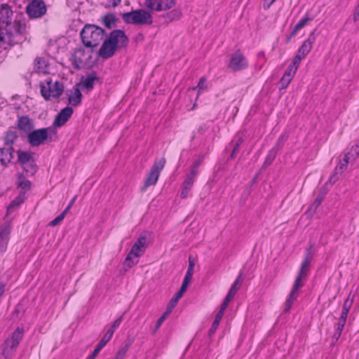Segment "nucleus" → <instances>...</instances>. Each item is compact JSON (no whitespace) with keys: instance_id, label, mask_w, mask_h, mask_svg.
Instances as JSON below:
<instances>
[{"instance_id":"1","label":"nucleus","mask_w":359,"mask_h":359,"mask_svg":"<svg viewBox=\"0 0 359 359\" xmlns=\"http://www.w3.org/2000/svg\"><path fill=\"white\" fill-rule=\"evenodd\" d=\"M102 41L98 55L106 60L114 55L118 48L126 47L128 43V39L123 31L115 29L108 36L104 38Z\"/></svg>"},{"instance_id":"2","label":"nucleus","mask_w":359,"mask_h":359,"mask_svg":"<svg viewBox=\"0 0 359 359\" xmlns=\"http://www.w3.org/2000/svg\"><path fill=\"white\" fill-rule=\"evenodd\" d=\"M83 45L88 48L97 47L103 41L106 33L104 30L96 25L87 24L80 33Z\"/></svg>"},{"instance_id":"3","label":"nucleus","mask_w":359,"mask_h":359,"mask_svg":"<svg viewBox=\"0 0 359 359\" xmlns=\"http://www.w3.org/2000/svg\"><path fill=\"white\" fill-rule=\"evenodd\" d=\"M147 246L148 241L147 237L145 236H140L127 255L124 260V265L128 268H132L136 265L139 262L138 259L144 254Z\"/></svg>"},{"instance_id":"4","label":"nucleus","mask_w":359,"mask_h":359,"mask_svg":"<svg viewBox=\"0 0 359 359\" xmlns=\"http://www.w3.org/2000/svg\"><path fill=\"white\" fill-rule=\"evenodd\" d=\"M39 86L41 96L46 100L58 98L64 91L63 83L57 80L53 81L51 79H47L44 81H41Z\"/></svg>"},{"instance_id":"5","label":"nucleus","mask_w":359,"mask_h":359,"mask_svg":"<svg viewBox=\"0 0 359 359\" xmlns=\"http://www.w3.org/2000/svg\"><path fill=\"white\" fill-rule=\"evenodd\" d=\"M122 18L126 23L135 25H151L153 23L151 13L145 9H137L123 13Z\"/></svg>"},{"instance_id":"6","label":"nucleus","mask_w":359,"mask_h":359,"mask_svg":"<svg viewBox=\"0 0 359 359\" xmlns=\"http://www.w3.org/2000/svg\"><path fill=\"white\" fill-rule=\"evenodd\" d=\"M22 339V327H18L0 346V359H9L12 351L15 349Z\"/></svg>"},{"instance_id":"7","label":"nucleus","mask_w":359,"mask_h":359,"mask_svg":"<svg viewBox=\"0 0 359 359\" xmlns=\"http://www.w3.org/2000/svg\"><path fill=\"white\" fill-rule=\"evenodd\" d=\"M165 163L166 160L163 157L158 160H156L154 162L149 173L144 180V184L140 189L142 192H145L149 187L154 186L157 183L160 174L164 168Z\"/></svg>"},{"instance_id":"8","label":"nucleus","mask_w":359,"mask_h":359,"mask_svg":"<svg viewBox=\"0 0 359 359\" xmlns=\"http://www.w3.org/2000/svg\"><path fill=\"white\" fill-rule=\"evenodd\" d=\"M358 156L359 145H353L350 149V151L344 154L343 159L336 166L334 169L335 173L330 177V182H332L333 183H334L338 179V177L337 176V173L344 172L347 169L349 162L355 160L358 157Z\"/></svg>"},{"instance_id":"9","label":"nucleus","mask_w":359,"mask_h":359,"mask_svg":"<svg viewBox=\"0 0 359 359\" xmlns=\"http://www.w3.org/2000/svg\"><path fill=\"white\" fill-rule=\"evenodd\" d=\"M249 62L244 54L238 50L229 56L227 68L232 72H239L248 67Z\"/></svg>"},{"instance_id":"10","label":"nucleus","mask_w":359,"mask_h":359,"mask_svg":"<svg viewBox=\"0 0 359 359\" xmlns=\"http://www.w3.org/2000/svg\"><path fill=\"white\" fill-rule=\"evenodd\" d=\"M18 187L21 188V190L19 191L18 196L7 207L5 217L9 218L11 217L9 221L15 217V213L20 210L22 204V172H18Z\"/></svg>"},{"instance_id":"11","label":"nucleus","mask_w":359,"mask_h":359,"mask_svg":"<svg viewBox=\"0 0 359 359\" xmlns=\"http://www.w3.org/2000/svg\"><path fill=\"white\" fill-rule=\"evenodd\" d=\"M46 11V6L43 0H32L26 6V13L31 19L41 18Z\"/></svg>"},{"instance_id":"12","label":"nucleus","mask_w":359,"mask_h":359,"mask_svg":"<svg viewBox=\"0 0 359 359\" xmlns=\"http://www.w3.org/2000/svg\"><path fill=\"white\" fill-rule=\"evenodd\" d=\"M92 51H86L83 48L76 49L70 57V61L75 69L81 68L83 63L91 58Z\"/></svg>"},{"instance_id":"13","label":"nucleus","mask_w":359,"mask_h":359,"mask_svg":"<svg viewBox=\"0 0 359 359\" xmlns=\"http://www.w3.org/2000/svg\"><path fill=\"white\" fill-rule=\"evenodd\" d=\"M175 4V0H146L147 8L155 11H161L171 8Z\"/></svg>"},{"instance_id":"14","label":"nucleus","mask_w":359,"mask_h":359,"mask_svg":"<svg viewBox=\"0 0 359 359\" xmlns=\"http://www.w3.org/2000/svg\"><path fill=\"white\" fill-rule=\"evenodd\" d=\"M48 136V128L35 130L29 134L28 142L32 147H37L43 144Z\"/></svg>"},{"instance_id":"15","label":"nucleus","mask_w":359,"mask_h":359,"mask_svg":"<svg viewBox=\"0 0 359 359\" xmlns=\"http://www.w3.org/2000/svg\"><path fill=\"white\" fill-rule=\"evenodd\" d=\"M34 70L32 74V77L39 76L40 74H46L49 73L50 64L48 60L44 57H37L34 60Z\"/></svg>"},{"instance_id":"16","label":"nucleus","mask_w":359,"mask_h":359,"mask_svg":"<svg viewBox=\"0 0 359 359\" xmlns=\"http://www.w3.org/2000/svg\"><path fill=\"white\" fill-rule=\"evenodd\" d=\"M196 179L195 172L188 173L186 175L185 180L182 184V190L180 192V197L182 198H187L189 196Z\"/></svg>"},{"instance_id":"17","label":"nucleus","mask_w":359,"mask_h":359,"mask_svg":"<svg viewBox=\"0 0 359 359\" xmlns=\"http://www.w3.org/2000/svg\"><path fill=\"white\" fill-rule=\"evenodd\" d=\"M73 109L70 107L62 109L55 116L53 125L56 127H61L65 125L73 114Z\"/></svg>"},{"instance_id":"18","label":"nucleus","mask_w":359,"mask_h":359,"mask_svg":"<svg viewBox=\"0 0 359 359\" xmlns=\"http://www.w3.org/2000/svg\"><path fill=\"white\" fill-rule=\"evenodd\" d=\"M11 221H6L0 231V251L5 252L7 248L11 233Z\"/></svg>"},{"instance_id":"19","label":"nucleus","mask_w":359,"mask_h":359,"mask_svg":"<svg viewBox=\"0 0 359 359\" xmlns=\"http://www.w3.org/2000/svg\"><path fill=\"white\" fill-rule=\"evenodd\" d=\"M12 15L13 11L11 7L6 4H1L0 7V28L11 24Z\"/></svg>"},{"instance_id":"20","label":"nucleus","mask_w":359,"mask_h":359,"mask_svg":"<svg viewBox=\"0 0 359 359\" xmlns=\"http://www.w3.org/2000/svg\"><path fill=\"white\" fill-rule=\"evenodd\" d=\"M37 171V166L33 159L32 154L24 151V172L28 176L34 175Z\"/></svg>"},{"instance_id":"21","label":"nucleus","mask_w":359,"mask_h":359,"mask_svg":"<svg viewBox=\"0 0 359 359\" xmlns=\"http://www.w3.org/2000/svg\"><path fill=\"white\" fill-rule=\"evenodd\" d=\"M312 260V256L311 255L310 250H307L306 255L303 259L299 270L298 271V276L306 278L310 271L311 262Z\"/></svg>"},{"instance_id":"22","label":"nucleus","mask_w":359,"mask_h":359,"mask_svg":"<svg viewBox=\"0 0 359 359\" xmlns=\"http://www.w3.org/2000/svg\"><path fill=\"white\" fill-rule=\"evenodd\" d=\"M316 41V36L314 34V32H311L308 39L304 41L302 45L298 50L297 53L299 54L302 57H305L311 51L312 48L313 43Z\"/></svg>"},{"instance_id":"23","label":"nucleus","mask_w":359,"mask_h":359,"mask_svg":"<svg viewBox=\"0 0 359 359\" xmlns=\"http://www.w3.org/2000/svg\"><path fill=\"white\" fill-rule=\"evenodd\" d=\"M314 19V16L309 13H306L304 17L296 24L294 27L292 32L290 34V37L294 36L297 32L309 25Z\"/></svg>"},{"instance_id":"24","label":"nucleus","mask_w":359,"mask_h":359,"mask_svg":"<svg viewBox=\"0 0 359 359\" xmlns=\"http://www.w3.org/2000/svg\"><path fill=\"white\" fill-rule=\"evenodd\" d=\"M81 93L79 88H74L68 94V102L72 106H78L81 102Z\"/></svg>"},{"instance_id":"25","label":"nucleus","mask_w":359,"mask_h":359,"mask_svg":"<svg viewBox=\"0 0 359 359\" xmlns=\"http://www.w3.org/2000/svg\"><path fill=\"white\" fill-rule=\"evenodd\" d=\"M98 79L95 72L89 73L86 77L81 79V85L83 88L91 90L94 87V83Z\"/></svg>"},{"instance_id":"26","label":"nucleus","mask_w":359,"mask_h":359,"mask_svg":"<svg viewBox=\"0 0 359 359\" xmlns=\"http://www.w3.org/2000/svg\"><path fill=\"white\" fill-rule=\"evenodd\" d=\"M109 334H104L100 342L96 346L95 348L93 351V353L88 355L86 359H95V358L98 355L100 351L106 346L107 342H109L111 339L109 338Z\"/></svg>"},{"instance_id":"27","label":"nucleus","mask_w":359,"mask_h":359,"mask_svg":"<svg viewBox=\"0 0 359 359\" xmlns=\"http://www.w3.org/2000/svg\"><path fill=\"white\" fill-rule=\"evenodd\" d=\"M241 273L238 275V276L236 278L232 285L231 286L230 290H229L228 294H226V297L231 299L235 297L236 294L237 293L238 290H239V287L243 282V280L241 278Z\"/></svg>"},{"instance_id":"28","label":"nucleus","mask_w":359,"mask_h":359,"mask_svg":"<svg viewBox=\"0 0 359 359\" xmlns=\"http://www.w3.org/2000/svg\"><path fill=\"white\" fill-rule=\"evenodd\" d=\"M299 294V291H295L291 289L285 301V311H289L291 309L293 303L297 300Z\"/></svg>"},{"instance_id":"29","label":"nucleus","mask_w":359,"mask_h":359,"mask_svg":"<svg viewBox=\"0 0 359 359\" xmlns=\"http://www.w3.org/2000/svg\"><path fill=\"white\" fill-rule=\"evenodd\" d=\"M193 274L194 273L189 272H186L181 287L178 291V296H182L183 294L187 291V287L191 281Z\"/></svg>"},{"instance_id":"30","label":"nucleus","mask_w":359,"mask_h":359,"mask_svg":"<svg viewBox=\"0 0 359 359\" xmlns=\"http://www.w3.org/2000/svg\"><path fill=\"white\" fill-rule=\"evenodd\" d=\"M182 16V12L179 9H173L165 15V19L168 22L178 20Z\"/></svg>"},{"instance_id":"31","label":"nucleus","mask_w":359,"mask_h":359,"mask_svg":"<svg viewBox=\"0 0 359 359\" xmlns=\"http://www.w3.org/2000/svg\"><path fill=\"white\" fill-rule=\"evenodd\" d=\"M18 135L16 131L13 130H8L6 132L4 141L6 145L12 144L14 141L17 139Z\"/></svg>"},{"instance_id":"32","label":"nucleus","mask_w":359,"mask_h":359,"mask_svg":"<svg viewBox=\"0 0 359 359\" xmlns=\"http://www.w3.org/2000/svg\"><path fill=\"white\" fill-rule=\"evenodd\" d=\"M123 315L124 314H123L121 316H120L118 318H117L113 323L112 325L107 330L106 333L104 334H109V338L110 339L112 338L116 329L118 328L120 326L121 322L123 321Z\"/></svg>"},{"instance_id":"33","label":"nucleus","mask_w":359,"mask_h":359,"mask_svg":"<svg viewBox=\"0 0 359 359\" xmlns=\"http://www.w3.org/2000/svg\"><path fill=\"white\" fill-rule=\"evenodd\" d=\"M346 322V320L339 318V321L335 326V330H334V332L333 334L334 337L336 339H338L341 337V332H342V330H344Z\"/></svg>"},{"instance_id":"34","label":"nucleus","mask_w":359,"mask_h":359,"mask_svg":"<svg viewBox=\"0 0 359 359\" xmlns=\"http://www.w3.org/2000/svg\"><path fill=\"white\" fill-rule=\"evenodd\" d=\"M223 316H224V315H222V314H220L219 313H217L215 318L212 324V326L209 330V335L211 336L213 334H215V331L217 330V329L219 327V323Z\"/></svg>"},{"instance_id":"35","label":"nucleus","mask_w":359,"mask_h":359,"mask_svg":"<svg viewBox=\"0 0 359 359\" xmlns=\"http://www.w3.org/2000/svg\"><path fill=\"white\" fill-rule=\"evenodd\" d=\"M115 23V18L112 14H107L103 18V24L104 25L110 29Z\"/></svg>"},{"instance_id":"36","label":"nucleus","mask_w":359,"mask_h":359,"mask_svg":"<svg viewBox=\"0 0 359 359\" xmlns=\"http://www.w3.org/2000/svg\"><path fill=\"white\" fill-rule=\"evenodd\" d=\"M292 79L293 78L291 76L283 74L279 81L280 86V89L281 90L287 88Z\"/></svg>"},{"instance_id":"37","label":"nucleus","mask_w":359,"mask_h":359,"mask_svg":"<svg viewBox=\"0 0 359 359\" xmlns=\"http://www.w3.org/2000/svg\"><path fill=\"white\" fill-rule=\"evenodd\" d=\"M102 4L107 8H115L118 6L121 0H101Z\"/></svg>"},{"instance_id":"38","label":"nucleus","mask_w":359,"mask_h":359,"mask_svg":"<svg viewBox=\"0 0 359 359\" xmlns=\"http://www.w3.org/2000/svg\"><path fill=\"white\" fill-rule=\"evenodd\" d=\"M182 296H178V292L175 294V296L171 299L170 303L168 304L165 311H170L169 313L170 314L172 311L173 308L177 304L178 300L182 297Z\"/></svg>"},{"instance_id":"39","label":"nucleus","mask_w":359,"mask_h":359,"mask_svg":"<svg viewBox=\"0 0 359 359\" xmlns=\"http://www.w3.org/2000/svg\"><path fill=\"white\" fill-rule=\"evenodd\" d=\"M304 279L305 278L297 276L291 289L299 292V289L304 285Z\"/></svg>"},{"instance_id":"40","label":"nucleus","mask_w":359,"mask_h":359,"mask_svg":"<svg viewBox=\"0 0 359 359\" xmlns=\"http://www.w3.org/2000/svg\"><path fill=\"white\" fill-rule=\"evenodd\" d=\"M169 311H165L163 313V315L158 319L156 324L155 325V329H154V332H156L159 329V327L163 323V322L165 321L166 318L170 315Z\"/></svg>"},{"instance_id":"41","label":"nucleus","mask_w":359,"mask_h":359,"mask_svg":"<svg viewBox=\"0 0 359 359\" xmlns=\"http://www.w3.org/2000/svg\"><path fill=\"white\" fill-rule=\"evenodd\" d=\"M196 88L198 89V93H201L208 90V86L206 84V79L205 76H202L200 79Z\"/></svg>"},{"instance_id":"42","label":"nucleus","mask_w":359,"mask_h":359,"mask_svg":"<svg viewBox=\"0 0 359 359\" xmlns=\"http://www.w3.org/2000/svg\"><path fill=\"white\" fill-rule=\"evenodd\" d=\"M128 351V346L126 345V346L122 347L116 353V355L114 359H124Z\"/></svg>"},{"instance_id":"43","label":"nucleus","mask_w":359,"mask_h":359,"mask_svg":"<svg viewBox=\"0 0 359 359\" xmlns=\"http://www.w3.org/2000/svg\"><path fill=\"white\" fill-rule=\"evenodd\" d=\"M304 58V57H302L299 55V54L297 53V55L293 58L292 63L290 65L294 67V69H298L299 66L300 65L301 60Z\"/></svg>"},{"instance_id":"44","label":"nucleus","mask_w":359,"mask_h":359,"mask_svg":"<svg viewBox=\"0 0 359 359\" xmlns=\"http://www.w3.org/2000/svg\"><path fill=\"white\" fill-rule=\"evenodd\" d=\"M231 301V299H229L228 297H225L223 303L222 304L221 306H220V309H219V311H218L219 313L220 314H222L224 315V311L226 309V308L228 307V305L229 304V302Z\"/></svg>"},{"instance_id":"45","label":"nucleus","mask_w":359,"mask_h":359,"mask_svg":"<svg viewBox=\"0 0 359 359\" xmlns=\"http://www.w3.org/2000/svg\"><path fill=\"white\" fill-rule=\"evenodd\" d=\"M22 309V306L21 304L19 303L17 305L15 311L13 312L12 316H11V319L13 321H15L18 318V315L20 313Z\"/></svg>"},{"instance_id":"46","label":"nucleus","mask_w":359,"mask_h":359,"mask_svg":"<svg viewBox=\"0 0 359 359\" xmlns=\"http://www.w3.org/2000/svg\"><path fill=\"white\" fill-rule=\"evenodd\" d=\"M65 217L63 215L60 214L58 216H57L54 219L50 222L49 226H55L59 224L62 222V221L64 219Z\"/></svg>"},{"instance_id":"47","label":"nucleus","mask_w":359,"mask_h":359,"mask_svg":"<svg viewBox=\"0 0 359 359\" xmlns=\"http://www.w3.org/2000/svg\"><path fill=\"white\" fill-rule=\"evenodd\" d=\"M297 71V69H294V67H293L291 65H289L287 67L286 71L285 72L284 74L293 78L294 76Z\"/></svg>"},{"instance_id":"48","label":"nucleus","mask_w":359,"mask_h":359,"mask_svg":"<svg viewBox=\"0 0 359 359\" xmlns=\"http://www.w3.org/2000/svg\"><path fill=\"white\" fill-rule=\"evenodd\" d=\"M348 312H349V307L347 306V305L345 304L343 306L339 318L346 320Z\"/></svg>"},{"instance_id":"49","label":"nucleus","mask_w":359,"mask_h":359,"mask_svg":"<svg viewBox=\"0 0 359 359\" xmlns=\"http://www.w3.org/2000/svg\"><path fill=\"white\" fill-rule=\"evenodd\" d=\"M201 165V161H195L191 167V170L189 173L195 172V177H197L198 175V168Z\"/></svg>"},{"instance_id":"50","label":"nucleus","mask_w":359,"mask_h":359,"mask_svg":"<svg viewBox=\"0 0 359 359\" xmlns=\"http://www.w3.org/2000/svg\"><path fill=\"white\" fill-rule=\"evenodd\" d=\"M194 266H195L194 261L191 257H189V266H188L187 272L194 273Z\"/></svg>"},{"instance_id":"51","label":"nucleus","mask_w":359,"mask_h":359,"mask_svg":"<svg viewBox=\"0 0 359 359\" xmlns=\"http://www.w3.org/2000/svg\"><path fill=\"white\" fill-rule=\"evenodd\" d=\"M15 33H17V34H20L22 33L20 20L15 21Z\"/></svg>"},{"instance_id":"52","label":"nucleus","mask_w":359,"mask_h":359,"mask_svg":"<svg viewBox=\"0 0 359 359\" xmlns=\"http://www.w3.org/2000/svg\"><path fill=\"white\" fill-rule=\"evenodd\" d=\"M323 201V196H318L313 201V205L317 208L320 205Z\"/></svg>"},{"instance_id":"53","label":"nucleus","mask_w":359,"mask_h":359,"mask_svg":"<svg viewBox=\"0 0 359 359\" xmlns=\"http://www.w3.org/2000/svg\"><path fill=\"white\" fill-rule=\"evenodd\" d=\"M275 158V155L272 154L271 153H269L266 158L265 163H267L268 165L271 164L272 161H273Z\"/></svg>"},{"instance_id":"54","label":"nucleus","mask_w":359,"mask_h":359,"mask_svg":"<svg viewBox=\"0 0 359 359\" xmlns=\"http://www.w3.org/2000/svg\"><path fill=\"white\" fill-rule=\"evenodd\" d=\"M32 187V184L30 181L24 180V192L31 189Z\"/></svg>"},{"instance_id":"55","label":"nucleus","mask_w":359,"mask_h":359,"mask_svg":"<svg viewBox=\"0 0 359 359\" xmlns=\"http://www.w3.org/2000/svg\"><path fill=\"white\" fill-rule=\"evenodd\" d=\"M17 127L20 130H22V116H18Z\"/></svg>"},{"instance_id":"56","label":"nucleus","mask_w":359,"mask_h":359,"mask_svg":"<svg viewBox=\"0 0 359 359\" xmlns=\"http://www.w3.org/2000/svg\"><path fill=\"white\" fill-rule=\"evenodd\" d=\"M18 154V161L22 166V150L18 149L17 151Z\"/></svg>"},{"instance_id":"57","label":"nucleus","mask_w":359,"mask_h":359,"mask_svg":"<svg viewBox=\"0 0 359 359\" xmlns=\"http://www.w3.org/2000/svg\"><path fill=\"white\" fill-rule=\"evenodd\" d=\"M259 60H262L263 64L266 61V55L264 52H260L257 54Z\"/></svg>"},{"instance_id":"58","label":"nucleus","mask_w":359,"mask_h":359,"mask_svg":"<svg viewBox=\"0 0 359 359\" xmlns=\"http://www.w3.org/2000/svg\"><path fill=\"white\" fill-rule=\"evenodd\" d=\"M70 208H71V206L67 205V208L60 214L63 215V216L65 217L67 213L68 212V211L70 210Z\"/></svg>"},{"instance_id":"59","label":"nucleus","mask_w":359,"mask_h":359,"mask_svg":"<svg viewBox=\"0 0 359 359\" xmlns=\"http://www.w3.org/2000/svg\"><path fill=\"white\" fill-rule=\"evenodd\" d=\"M276 0H271L270 3L267 5H266L265 4H264V8L265 10H267L270 8V6L274 3Z\"/></svg>"},{"instance_id":"60","label":"nucleus","mask_w":359,"mask_h":359,"mask_svg":"<svg viewBox=\"0 0 359 359\" xmlns=\"http://www.w3.org/2000/svg\"><path fill=\"white\" fill-rule=\"evenodd\" d=\"M76 196H74L72 201L69 202V205H70L71 207L72 206V205L74 204V203L76 201Z\"/></svg>"},{"instance_id":"61","label":"nucleus","mask_w":359,"mask_h":359,"mask_svg":"<svg viewBox=\"0 0 359 359\" xmlns=\"http://www.w3.org/2000/svg\"><path fill=\"white\" fill-rule=\"evenodd\" d=\"M23 119H24V124L25 123L26 121H27V122L29 121V118L27 116H24Z\"/></svg>"},{"instance_id":"62","label":"nucleus","mask_w":359,"mask_h":359,"mask_svg":"<svg viewBox=\"0 0 359 359\" xmlns=\"http://www.w3.org/2000/svg\"><path fill=\"white\" fill-rule=\"evenodd\" d=\"M17 97H20V95L16 94V95H13V96H12V97H11V99H12V100H14V99H15V98H17Z\"/></svg>"},{"instance_id":"63","label":"nucleus","mask_w":359,"mask_h":359,"mask_svg":"<svg viewBox=\"0 0 359 359\" xmlns=\"http://www.w3.org/2000/svg\"><path fill=\"white\" fill-rule=\"evenodd\" d=\"M4 293V289L0 287V296Z\"/></svg>"},{"instance_id":"64","label":"nucleus","mask_w":359,"mask_h":359,"mask_svg":"<svg viewBox=\"0 0 359 359\" xmlns=\"http://www.w3.org/2000/svg\"><path fill=\"white\" fill-rule=\"evenodd\" d=\"M10 156H11V158H13L14 156H13V152H10Z\"/></svg>"}]
</instances>
